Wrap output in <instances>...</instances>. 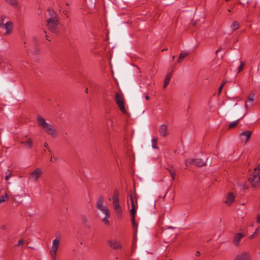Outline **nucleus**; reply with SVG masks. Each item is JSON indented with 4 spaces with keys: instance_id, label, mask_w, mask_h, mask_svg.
Instances as JSON below:
<instances>
[{
    "instance_id": "1",
    "label": "nucleus",
    "mask_w": 260,
    "mask_h": 260,
    "mask_svg": "<svg viewBox=\"0 0 260 260\" xmlns=\"http://www.w3.org/2000/svg\"><path fill=\"white\" fill-rule=\"evenodd\" d=\"M37 120L38 125L41 127L46 133L51 135L52 138L57 137L58 134L55 128L52 125L46 122L43 117L38 115Z\"/></svg>"
},
{
    "instance_id": "2",
    "label": "nucleus",
    "mask_w": 260,
    "mask_h": 260,
    "mask_svg": "<svg viewBox=\"0 0 260 260\" xmlns=\"http://www.w3.org/2000/svg\"><path fill=\"white\" fill-rule=\"evenodd\" d=\"M60 23L58 19H47V26L48 29L54 34L58 35L60 34V30L59 28Z\"/></svg>"
},
{
    "instance_id": "3",
    "label": "nucleus",
    "mask_w": 260,
    "mask_h": 260,
    "mask_svg": "<svg viewBox=\"0 0 260 260\" xmlns=\"http://www.w3.org/2000/svg\"><path fill=\"white\" fill-rule=\"evenodd\" d=\"M248 181L253 188L260 187V177L258 174H256L255 172L249 176Z\"/></svg>"
},
{
    "instance_id": "4",
    "label": "nucleus",
    "mask_w": 260,
    "mask_h": 260,
    "mask_svg": "<svg viewBox=\"0 0 260 260\" xmlns=\"http://www.w3.org/2000/svg\"><path fill=\"white\" fill-rule=\"evenodd\" d=\"M104 202V197L102 195L99 196L98 199L96 207L98 209L100 210L104 214L107 215V217L109 215V210L107 206H104L103 204Z\"/></svg>"
},
{
    "instance_id": "5",
    "label": "nucleus",
    "mask_w": 260,
    "mask_h": 260,
    "mask_svg": "<svg viewBox=\"0 0 260 260\" xmlns=\"http://www.w3.org/2000/svg\"><path fill=\"white\" fill-rule=\"evenodd\" d=\"M115 101L118 105L120 110L124 114L126 113V110L124 107V102L122 95L118 93L115 94Z\"/></svg>"
},
{
    "instance_id": "6",
    "label": "nucleus",
    "mask_w": 260,
    "mask_h": 260,
    "mask_svg": "<svg viewBox=\"0 0 260 260\" xmlns=\"http://www.w3.org/2000/svg\"><path fill=\"white\" fill-rule=\"evenodd\" d=\"M59 240L55 239L53 241L51 249L50 251V254L51 256L52 260H56V253L58 248Z\"/></svg>"
},
{
    "instance_id": "7",
    "label": "nucleus",
    "mask_w": 260,
    "mask_h": 260,
    "mask_svg": "<svg viewBox=\"0 0 260 260\" xmlns=\"http://www.w3.org/2000/svg\"><path fill=\"white\" fill-rule=\"evenodd\" d=\"M112 204L117 218L121 219L122 217V211L119 205V200H113Z\"/></svg>"
},
{
    "instance_id": "8",
    "label": "nucleus",
    "mask_w": 260,
    "mask_h": 260,
    "mask_svg": "<svg viewBox=\"0 0 260 260\" xmlns=\"http://www.w3.org/2000/svg\"><path fill=\"white\" fill-rule=\"evenodd\" d=\"M42 174L43 172L41 169L37 168L30 174L29 179L36 181L42 176Z\"/></svg>"
},
{
    "instance_id": "9",
    "label": "nucleus",
    "mask_w": 260,
    "mask_h": 260,
    "mask_svg": "<svg viewBox=\"0 0 260 260\" xmlns=\"http://www.w3.org/2000/svg\"><path fill=\"white\" fill-rule=\"evenodd\" d=\"M187 164L193 165L200 167L205 165V163L203 162V161L201 158H193L188 159L186 162V167H187Z\"/></svg>"
},
{
    "instance_id": "10",
    "label": "nucleus",
    "mask_w": 260,
    "mask_h": 260,
    "mask_svg": "<svg viewBox=\"0 0 260 260\" xmlns=\"http://www.w3.org/2000/svg\"><path fill=\"white\" fill-rule=\"evenodd\" d=\"M252 132L250 131H246L241 133L240 135V138L242 142L245 144L246 143L250 138Z\"/></svg>"
},
{
    "instance_id": "11",
    "label": "nucleus",
    "mask_w": 260,
    "mask_h": 260,
    "mask_svg": "<svg viewBox=\"0 0 260 260\" xmlns=\"http://www.w3.org/2000/svg\"><path fill=\"white\" fill-rule=\"evenodd\" d=\"M107 243L110 247L113 250H117L121 248V245L120 243L115 240H109L107 241Z\"/></svg>"
},
{
    "instance_id": "12",
    "label": "nucleus",
    "mask_w": 260,
    "mask_h": 260,
    "mask_svg": "<svg viewBox=\"0 0 260 260\" xmlns=\"http://www.w3.org/2000/svg\"><path fill=\"white\" fill-rule=\"evenodd\" d=\"M2 28H4L6 30V31L4 33L5 36L11 34L13 29V22L11 21L7 22L4 24Z\"/></svg>"
},
{
    "instance_id": "13",
    "label": "nucleus",
    "mask_w": 260,
    "mask_h": 260,
    "mask_svg": "<svg viewBox=\"0 0 260 260\" xmlns=\"http://www.w3.org/2000/svg\"><path fill=\"white\" fill-rule=\"evenodd\" d=\"M236 260H250V256L248 253L244 252L239 254L236 257Z\"/></svg>"
},
{
    "instance_id": "14",
    "label": "nucleus",
    "mask_w": 260,
    "mask_h": 260,
    "mask_svg": "<svg viewBox=\"0 0 260 260\" xmlns=\"http://www.w3.org/2000/svg\"><path fill=\"white\" fill-rule=\"evenodd\" d=\"M160 135L162 137H165L168 135L167 126L165 124H162L160 126L159 129Z\"/></svg>"
},
{
    "instance_id": "15",
    "label": "nucleus",
    "mask_w": 260,
    "mask_h": 260,
    "mask_svg": "<svg viewBox=\"0 0 260 260\" xmlns=\"http://www.w3.org/2000/svg\"><path fill=\"white\" fill-rule=\"evenodd\" d=\"M245 237V235L243 233H239L236 234L234 236V242L238 245L241 240Z\"/></svg>"
},
{
    "instance_id": "16",
    "label": "nucleus",
    "mask_w": 260,
    "mask_h": 260,
    "mask_svg": "<svg viewBox=\"0 0 260 260\" xmlns=\"http://www.w3.org/2000/svg\"><path fill=\"white\" fill-rule=\"evenodd\" d=\"M47 12H48V14L50 17L48 19L54 20L57 19V14L55 12L52 8H48L47 10Z\"/></svg>"
},
{
    "instance_id": "17",
    "label": "nucleus",
    "mask_w": 260,
    "mask_h": 260,
    "mask_svg": "<svg viewBox=\"0 0 260 260\" xmlns=\"http://www.w3.org/2000/svg\"><path fill=\"white\" fill-rule=\"evenodd\" d=\"M33 141L30 138H28L26 141L21 142V144L25 145L28 148L31 149L32 147Z\"/></svg>"
},
{
    "instance_id": "18",
    "label": "nucleus",
    "mask_w": 260,
    "mask_h": 260,
    "mask_svg": "<svg viewBox=\"0 0 260 260\" xmlns=\"http://www.w3.org/2000/svg\"><path fill=\"white\" fill-rule=\"evenodd\" d=\"M235 200V197L232 192H230L228 193V196L226 198V200L225 201V204H228L229 205L231 204L233 201Z\"/></svg>"
},
{
    "instance_id": "19",
    "label": "nucleus",
    "mask_w": 260,
    "mask_h": 260,
    "mask_svg": "<svg viewBox=\"0 0 260 260\" xmlns=\"http://www.w3.org/2000/svg\"><path fill=\"white\" fill-rule=\"evenodd\" d=\"M239 23L237 21H234L231 25V28L233 31H235L239 28Z\"/></svg>"
},
{
    "instance_id": "20",
    "label": "nucleus",
    "mask_w": 260,
    "mask_h": 260,
    "mask_svg": "<svg viewBox=\"0 0 260 260\" xmlns=\"http://www.w3.org/2000/svg\"><path fill=\"white\" fill-rule=\"evenodd\" d=\"M9 191L7 190L5 192L4 194H3L0 197V203L2 202H6L9 200V194H8Z\"/></svg>"
},
{
    "instance_id": "21",
    "label": "nucleus",
    "mask_w": 260,
    "mask_h": 260,
    "mask_svg": "<svg viewBox=\"0 0 260 260\" xmlns=\"http://www.w3.org/2000/svg\"><path fill=\"white\" fill-rule=\"evenodd\" d=\"M5 1L9 5L13 7H16L18 4L17 0H5Z\"/></svg>"
},
{
    "instance_id": "22",
    "label": "nucleus",
    "mask_w": 260,
    "mask_h": 260,
    "mask_svg": "<svg viewBox=\"0 0 260 260\" xmlns=\"http://www.w3.org/2000/svg\"><path fill=\"white\" fill-rule=\"evenodd\" d=\"M243 117V116H242L241 118H239V119L237 120H235L232 122H231L229 125V128H234L235 127H236L238 124L239 123V121Z\"/></svg>"
},
{
    "instance_id": "23",
    "label": "nucleus",
    "mask_w": 260,
    "mask_h": 260,
    "mask_svg": "<svg viewBox=\"0 0 260 260\" xmlns=\"http://www.w3.org/2000/svg\"><path fill=\"white\" fill-rule=\"evenodd\" d=\"M170 78H171V74H168L166 76L164 84V88L166 87L168 85V84L169 83Z\"/></svg>"
},
{
    "instance_id": "24",
    "label": "nucleus",
    "mask_w": 260,
    "mask_h": 260,
    "mask_svg": "<svg viewBox=\"0 0 260 260\" xmlns=\"http://www.w3.org/2000/svg\"><path fill=\"white\" fill-rule=\"evenodd\" d=\"M119 200V192L117 189L114 190L112 196V200Z\"/></svg>"
},
{
    "instance_id": "25",
    "label": "nucleus",
    "mask_w": 260,
    "mask_h": 260,
    "mask_svg": "<svg viewBox=\"0 0 260 260\" xmlns=\"http://www.w3.org/2000/svg\"><path fill=\"white\" fill-rule=\"evenodd\" d=\"M188 53L186 52H185V51H183V52H181L179 54V56L178 62H181V60L182 59H183L184 58H185L186 56H187L188 55Z\"/></svg>"
},
{
    "instance_id": "26",
    "label": "nucleus",
    "mask_w": 260,
    "mask_h": 260,
    "mask_svg": "<svg viewBox=\"0 0 260 260\" xmlns=\"http://www.w3.org/2000/svg\"><path fill=\"white\" fill-rule=\"evenodd\" d=\"M82 222L83 224H84V226L86 228L89 229L90 228L89 225L87 224L88 220L87 218L85 216H82Z\"/></svg>"
},
{
    "instance_id": "27",
    "label": "nucleus",
    "mask_w": 260,
    "mask_h": 260,
    "mask_svg": "<svg viewBox=\"0 0 260 260\" xmlns=\"http://www.w3.org/2000/svg\"><path fill=\"white\" fill-rule=\"evenodd\" d=\"M168 170H169V173H170V175L172 177V180H174L175 177V174H176V171H175V169L171 168V169H168Z\"/></svg>"
},
{
    "instance_id": "28",
    "label": "nucleus",
    "mask_w": 260,
    "mask_h": 260,
    "mask_svg": "<svg viewBox=\"0 0 260 260\" xmlns=\"http://www.w3.org/2000/svg\"><path fill=\"white\" fill-rule=\"evenodd\" d=\"M152 146L154 149H158V147L157 145V138L153 139L151 141Z\"/></svg>"
},
{
    "instance_id": "29",
    "label": "nucleus",
    "mask_w": 260,
    "mask_h": 260,
    "mask_svg": "<svg viewBox=\"0 0 260 260\" xmlns=\"http://www.w3.org/2000/svg\"><path fill=\"white\" fill-rule=\"evenodd\" d=\"M255 94L254 93L251 92L247 98V101L248 102H253L254 100Z\"/></svg>"
},
{
    "instance_id": "30",
    "label": "nucleus",
    "mask_w": 260,
    "mask_h": 260,
    "mask_svg": "<svg viewBox=\"0 0 260 260\" xmlns=\"http://www.w3.org/2000/svg\"><path fill=\"white\" fill-rule=\"evenodd\" d=\"M110 212H109V215L108 217H107V215H105V217L103 219L102 221L106 224L109 225V221L108 220V218L110 217Z\"/></svg>"
},
{
    "instance_id": "31",
    "label": "nucleus",
    "mask_w": 260,
    "mask_h": 260,
    "mask_svg": "<svg viewBox=\"0 0 260 260\" xmlns=\"http://www.w3.org/2000/svg\"><path fill=\"white\" fill-rule=\"evenodd\" d=\"M226 82H227L226 80L223 81L222 82V83L221 84V85H220V86L219 87V88L218 89L219 94H220V93L221 92V91L223 89V87H224V86L225 84V83H226Z\"/></svg>"
},
{
    "instance_id": "32",
    "label": "nucleus",
    "mask_w": 260,
    "mask_h": 260,
    "mask_svg": "<svg viewBox=\"0 0 260 260\" xmlns=\"http://www.w3.org/2000/svg\"><path fill=\"white\" fill-rule=\"evenodd\" d=\"M245 66V63L244 61H241L240 66L238 67V73L240 72L242 70L243 67Z\"/></svg>"
},
{
    "instance_id": "33",
    "label": "nucleus",
    "mask_w": 260,
    "mask_h": 260,
    "mask_svg": "<svg viewBox=\"0 0 260 260\" xmlns=\"http://www.w3.org/2000/svg\"><path fill=\"white\" fill-rule=\"evenodd\" d=\"M5 18L6 16L5 15H2L0 17V27H2L4 25V22Z\"/></svg>"
},
{
    "instance_id": "34",
    "label": "nucleus",
    "mask_w": 260,
    "mask_h": 260,
    "mask_svg": "<svg viewBox=\"0 0 260 260\" xmlns=\"http://www.w3.org/2000/svg\"><path fill=\"white\" fill-rule=\"evenodd\" d=\"M136 213V210L135 209V207H132V209L130 210V213L132 215V217H135Z\"/></svg>"
},
{
    "instance_id": "35",
    "label": "nucleus",
    "mask_w": 260,
    "mask_h": 260,
    "mask_svg": "<svg viewBox=\"0 0 260 260\" xmlns=\"http://www.w3.org/2000/svg\"><path fill=\"white\" fill-rule=\"evenodd\" d=\"M130 201L132 207H135L134 200L133 195H130Z\"/></svg>"
},
{
    "instance_id": "36",
    "label": "nucleus",
    "mask_w": 260,
    "mask_h": 260,
    "mask_svg": "<svg viewBox=\"0 0 260 260\" xmlns=\"http://www.w3.org/2000/svg\"><path fill=\"white\" fill-rule=\"evenodd\" d=\"M23 243H24V240L22 239H20L18 242L17 246H19V245H22L23 244Z\"/></svg>"
},
{
    "instance_id": "37",
    "label": "nucleus",
    "mask_w": 260,
    "mask_h": 260,
    "mask_svg": "<svg viewBox=\"0 0 260 260\" xmlns=\"http://www.w3.org/2000/svg\"><path fill=\"white\" fill-rule=\"evenodd\" d=\"M50 160L52 162H54L57 160V158L55 157L51 156V158L50 159Z\"/></svg>"
},
{
    "instance_id": "38",
    "label": "nucleus",
    "mask_w": 260,
    "mask_h": 260,
    "mask_svg": "<svg viewBox=\"0 0 260 260\" xmlns=\"http://www.w3.org/2000/svg\"><path fill=\"white\" fill-rule=\"evenodd\" d=\"M135 218V217L134 216L131 217L132 222L133 226H135L136 225Z\"/></svg>"
},
{
    "instance_id": "39",
    "label": "nucleus",
    "mask_w": 260,
    "mask_h": 260,
    "mask_svg": "<svg viewBox=\"0 0 260 260\" xmlns=\"http://www.w3.org/2000/svg\"><path fill=\"white\" fill-rule=\"evenodd\" d=\"M11 176V173H10L9 174L6 175V176L5 177V179L6 180H8L9 179V178H10Z\"/></svg>"
},
{
    "instance_id": "40",
    "label": "nucleus",
    "mask_w": 260,
    "mask_h": 260,
    "mask_svg": "<svg viewBox=\"0 0 260 260\" xmlns=\"http://www.w3.org/2000/svg\"><path fill=\"white\" fill-rule=\"evenodd\" d=\"M257 170L258 171V173L257 174H258V175L260 174V164L258 165V166L254 169V170Z\"/></svg>"
},
{
    "instance_id": "41",
    "label": "nucleus",
    "mask_w": 260,
    "mask_h": 260,
    "mask_svg": "<svg viewBox=\"0 0 260 260\" xmlns=\"http://www.w3.org/2000/svg\"><path fill=\"white\" fill-rule=\"evenodd\" d=\"M256 222L257 223L260 222V213L258 214L257 218H256Z\"/></svg>"
},
{
    "instance_id": "42",
    "label": "nucleus",
    "mask_w": 260,
    "mask_h": 260,
    "mask_svg": "<svg viewBox=\"0 0 260 260\" xmlns=\"http://www.w3.org/2000/svg\"><path fill=\"white\" fill-rule=\"evenodd\" d=\"M200 255V252L199 251H197L196 252V255L199 256Z\"/></svg>"
},
{
    "instance_id": "43",
    "label": "nucleus",
    "mask_w": 260,
    "mask_h": 260,
    "mask_svg": "<svg viewBox=\"0 0 260 260\" xmlns=\"http://www.w3.org/2000/svg\"><path fill=\"white\" fill-rule=\"evenodd\" d=\"M48 151L49 152L50 155H51V156H52V155L53 154L52 151L51 150L48 149Z\"/></svg>"
},
{
    "instance_id": "44",
    "label": "nucleus",
    "mask_w": 260,
    "mask_h": 260,
    "mask_svg": "<svg viewBox=\"0 0 260 260\" xmlns=\"http://www.w3.org/2000/svg\"><path fill=\"white\" fill-rule=\"evenodd\" d=\"M44 147H46V148H48V144H47V142H45V143H44Z\"/></svg>"
},
{
    "instance_id": "45",
    "label": "nucleus",
    "mask_w": 260,
    "mask_h": 260,
    "mask_svg": "<svg viewBox=\"0 0 260 260\" xmlns=\"http://www.w3.org/2000/svg\"><path fill=\"white\" fill-rule=\"evenodd\" d=\"M145 98L146 100H149L150 99V97L149 95H146Z\"/></svg>"
},
{
    "instance_id": "46",
    "label": "nucleus",
    "mask_w": 260,
    "mask_h": 260,
    "mask_svg": "<svg viewBox=\"0 0 260 260\" xmlns=\"http://www.w3.org/2000/svg\"><path fill=\"white\" fill-rule=\"evenodd\" d=\"M85 92H86V93H88V88H86L85 89Z\"/></svg>"
},
{
    "instance_id": "47",
    "label": "nucleus",
    "mask_w": 260,
    "mask_h": 260,
    "mask_svg": "<svg viewBox=\"0 0 260 260\" xmlns=\"http://www.w3.org/2000/svg\"><path fill=\"white\" fill-rule=\"evenodd\" d=\"M219 50H220V49H218V50H217L216 51V55L217 54V53H218V52L219 51Z\"/></svg>"
},
{
    "instance_id": "48",
    "label": "nucleus",
    "mask_w": 260,
    "mask_h": 260,
    "mask_svg": "<svg viewBox=\"0 0 260 260\" xmlns=\"http://www.w3.org/2000/svg\"><path fill=\"white\" fill-rule=\"evenodd\" d=\"M245 108H246L247 110H248V106H247V105L246 104H245Z\"/></svg>"
},
{
    "instance_id": "49",
    "label": "nucleus",
    "mask_w": 260,
    "mask_h": 260,
    "mask_svg": "<svg viewBox=\"0 0 260 260\" xmlns=\"http://www.w3.org/2000/svg\"><path fill=\"white\" fill-rule=\"evenodd\" d=\"M231 11H232V9H231V8L228 10V11L229 12H231Z\"/></svg>"
},
{
    "instance_id": "50",
    "label": "nucleus",
    "mask_w": 260,
    "mask_h": 260,
    "mask_svg": "<svg viewBox=\"0 0 260 260\" xmlns=\"http://www.w3.org/2000/svg\"><path fill=\"white\" fill-rule=\"evenodd\" d=\"M167 50V48H164L162 49V51H166Z\"/></svg>"
},
{
    "instance_id": "51",
    "label": "nucleus",
    "mask_w": 260,
    "mask_h": 260,
    "mask_svg": "<svg viewBox=\"0 0 260 260\" xmlns=\"http://www.w3.org/2000/svg\"><path fill=\"white\" fill-rule=\"evenodd\" d=\"M46 39H47L49 41H50V40H48V38H47L48 36H46Z\"/></svg>"
},
{
    "instance_id": "52",
    "label": "nucleus",
    "mask_w": 260,
    "mask_h": 260,
    "mask_svg": "<svg viewBox=\"0 0 260 260\" xmlns=\"http://www.w3.org/2000/svg\"><path fill=\"white\" fill-rule=\"evenodd\" d=\"M253 236H254V234L250 236V238H253Z\"/></svg>"
},
{
    "instance_id": "53",
    "label": "nucleus",
    "mask_w": 260,
    "mask_h": 260,
    "mask_svg": "<svg viewBox=\"0 0 260 260\" xmlns=\"http://www.w3.org/2000/svg\"><path fill=\"white\" fill-rule=\"evenodd\" d=\"M225 2H229V1H230V0H225Z\"/></svg>"
},
{
    "instance_id": "54",
    "label": "nucleus",
    "mask_w": 260,
    "mask_h": 260,
    "mask_svg": "<svg viewBox=\"0 0 260 260\" xmlns=\"http://www.w3.org/2000/svg\"><path fill=\"white\" fill-rule=\"evenodd\" d=\"M138 224H136V228L137 229Z\"/></svg>"
},
{
    "instance_id": "55",
    "label": "nucleus",
    "mask_w": 260,
    "mask_h": 260,
    "mask_svg": "<svg viewBox=\"0 0 260 260\" xmlns=\"http://www.w3.org/2000/svg\"><path fill=\"white\" fill-rule=\"evenodd\" d=\"M25 138H27V136H25L24 137Z\"/></svg>"
},
{
    "instance_id": "56",
    "label": "nucleus",
    "mask_w": 260,
    "mask_h": 260,
    "mask_svg": "<svg viewBox=\"0 0 260 260\" xmlns=\"http://www.w3.org/2000/svg\"><path fill=\"white\" fill-rule=\"evenodd\" d=\"M169 260H173L172 259H170Z\"/></svg>"
}]
</instances>
